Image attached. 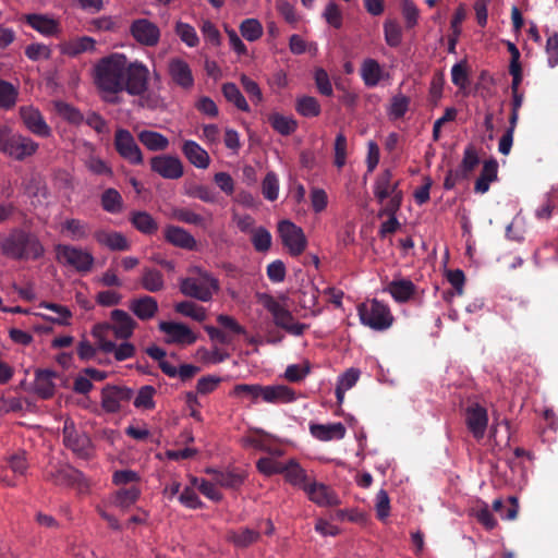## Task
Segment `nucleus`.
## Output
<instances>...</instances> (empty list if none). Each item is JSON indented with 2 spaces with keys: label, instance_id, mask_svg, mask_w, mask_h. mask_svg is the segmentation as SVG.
Here are the masks:
<instances>
[{
  "label": "nucleus",
  "instance_id": "f257e3e1",
  "mask_svg": "<svg viewBox=\"0 0 558 558\" xmlns=\"http://www.w3.org/2000/svg\"><path fill=\"white\" fill-rule=\"evenodd\" d=\"M93 80L102 100L118 104L121 93L142 96L149 84V69L142 61H130L124 53L112 52L93 68Z\"/></svg>",
  "mask_w": 558,
  "mask_h": 558
},
{
  "label": "nucleus",
  "instance_id": "f03ea898",
  "mask_svg": "<svg viewBox=\"0 0 558 558\" xmlns=\"http://www.w3.org/2000/svg\"><path fill=\"white\" fill-rule=\"evenodd\" d=\"M0 252L9 259L35 260L44 255L45 248L37 235L14 228L0 240Z\"/></svg>",
  "mask_w": 558,
  "mask_h": 558
},
{
  "label": "nucleus",
  "instance_id": "7ed1b4c3",
  "mask_svg": "<svg viewBox=\"0 0 558 558\" xmlns=\"http://www.w3.org/2000/svg\"><path fill=\"white\" fill-rule=\"evenodd\" d=\"M192 276L180 281V291L190 298L208 302L219 291V281L210 272L199 268L190 269Z\"/></svg>",
  "mask_w": 558,
  "mask_h": 558
},
{
  "label": "nucleus",
  "instance_id": "20e7f679",
  "mask_svg": "<svg viewBox=\"0 0 558 558\" xmlns=\"http://www.w3.org/2000/svg\"><path fill=\"white\" fill-rule=\"evenodd\" d=\"M258 302L270 313L274 324L289 335L300 337L307 330L308 325L298 322L282 301L262 293L258 295Z\"/></svg>",
  "mask_w": 558,
  "mask_h": 558
},
{
  "label": "nucleus",
  "instance_id": "39448f33",
  "mask_svg": "<svg viewBox=\"0 0 558 558\" xmlns=\"http://www.w3.org/2000/svg\"><path fill=\"white\" fill-rule=\"evenodd\" d=\"M45 480L61 487H73L78 494L89 493V482L77 469L68 463H50L45 471Z\"/></svg>",
  "mask_w": 558,
  "mask_h": 558
},
{
  "label": "nucleus",
  "instance_id": "423d86ee",
  "mask_svg": "<svg viewBox=\"0 0 558 558\" xmlns=\"http://www.w3.org/2000/svg\"><path fill=\"white\" fill-rule=\"evenodd\" d=\"M357 315L361 324L374 331H385L395 322L390 307L377 299L361 303L357 306Z\"/></svg>",
  "mask_w": 558,
  "mask_h": 558
},
{
  "label": "nucleus",
  "instance_id": "0eeeda50",
  "mask_svg": "<svg viewBox=\"0 0 558 558\" xmlns=\"http://www.w3.org/2000/svg\"><path fill=\"white\" fill-rule=\"evenodd\" d=\"M374 195L380 204H384V213H395L400 209L403 194L399 190V181H392V172L383 171L374 182Z\"/></svg>",
  "mask_w": 558,
  "mask_h": 558
},
{
  "label": "nucleus",
  "instance_id": "6e6552de",
  "mask_svg": "<svg viewBox=\"0 0 558 558\" xmlns=\"http://www.w3.org/2000/svg\"><path fill=\"white\" fill-rule=\"evenodd\" d=\"M38 149V143L31 137L13 133L9 128H0V151L7 156L23 160L33 156Z\"/></svg>",
  "mask_w": 558,
  "mask_h": 558
},
{
  "label": "nucleus",
  "instance_id": "1a4fd4ad",
  "mask_svg": "<svg viewBox=\"0 0 558 558\" xmlns=\"http://www.w3.org/2000/svg\"><path fill=\"white\" fill-rule=\"evenodd\" d=\"M136 325V322L128 312L113 310L110 313V322L96 325L92 335L97 340L106 338L107 332H112L117 339L128 340L132 337Z\"/></svg>",
  "mask_w": 558,
  "mask_h": 558
},
{
  "label": "nucleus",
  "instance_id": "9d476101",
  "mask_svg": "<svg viewBox=\"0 0 558 558\" xmlns=\"http://www.w3.org/2000/svg\"><path fill=\"white\" fill-rule=\"evenodd\" d=\"M54 252L56 258L61 265L70 267L77 272L87 274L94 267L95 257L86 248L70 244H57Z\"/></svg>",
  "mask_w": 558,
  "mask_h": 558
},
{
  "label": "nucleus",
  "instance_id": "9b49d317",
  "mask_svg": "<svg viewBox=\"0 0 558 558\" xmlns=\"http://www.w3.org/2000/svg\"><path fill=\"white\" fill-rule=\"evenodd\" d=\"M63 445L77 458L89 459L94 454L90 438L82 430H78L72 418H65L63 423Z\"/></svg>",
  "mask_w": 558,
  "mask_h": 558
},
{
  "label": "nucleus",
  "instance_id": "f8f14e48",
  "mask_svg": "<svg viewBox=\"0 0 558 558\" xmlns=\"http://www.w3.org/2000/svg\"><path fill=\"white\" fill-rule=\"evenodd\" d=\"M278 233L283 246L293 256L301 255L307 244L306 236L301 227L291 220L284 219L278 222Z\"/></svg>",
  "mask_w": 558,
  "mask_h": 558
},
{
  "label": "nucleus",
  "instance_id": "ddd939ff",
  "mask_svg": "<svg viewBox=\"0 0 558 558\" xmlns=\"http://www.w3.org/2000/svg\"><path fill=\"white\" fill-rule=\"evenodd\" d=\"M118 154L129 163L138 166L144 161L143 153L129 130L118 129L114 135Z\"/></svg>",
  "mask_w": 558,
  "mask_h": 558
},
{
  "label": "nucleus",
  "instance_id": "4468645a",
  "mask_svg": "<svg viewBox=\"0 0 558 558\" xmlns=\"http://www.w3.org/2000/svg\"><path fill=\"white\" fill-rule=\"evenodd\" d=\"M150 169L163 179L178 180L184 173L181 159L172 155H158L150 159Z\"/></svg>",
  "mask_w": 558,
  "mask_h": 558
},
{
  "label": "nucleus",
  "instance_id": "2eb2a0df",
  "mask_svg": "<svg viewBox=\"0 0 558 558\" xmlns=\"http://www.w3.org/2000/svg\"><path fill=\"white\" fill-rule=\"evenodd\" d=\"M304 493L318 507L331 508L341 502L338 494L330 486L315 480L304 487Z\"/></svg>",
  "mask_w": 558,
  "mask_h": 558
},
{
  "label": "nucleus",
  "instance_id": "dca6fc26",
  "mask_svg": "<svg viewBox=\"0 0 558 558\" xmlns=\"http://www.w3.org/2000/svg\"><path fill=\"white\" fill-rule=\"evenodd\" d=\"M158 328L165 333V341L169 344L190 345L197 339L196 335L182 323L160 322Z\"/></svg>",
  "mask_w": 558,
  "mask_h": 558
},
{
  "label": "nucleus",
  "instance_id": "f3484780",
  "mask_svg": "<svg viewBox=\"0 0 558 558\" xmlns=\"http://www.w3.org/2000/svg\"><path fill=\"white\" fill-rule=\"evenodd\" d=\"M130 33L133 38L146 47H154L159 43V27L147 19H138L132 22Z\"/></svg>",
  "mask_w": 558,
  "mask_h": 558
},
{
  "label": "nucleus",
  "instance_id": "a211bd4d",
  "mask_svg": "<svg viewBox=\"0 0 558 558\" xmlns=\"http://www.w3.org/2000/svg\"><path fill=\"white\" fill-rule=\"evenodd\" d=\"M168 74L171 81L179 87L185 90L193 88L195 80L190 64L179 58L174 57L168 61Z\"/></svg>",
  "mask_w": 558,
  "mask_h": 558
},
{
  "label": "nucleus",
  "instance_id": "6ab92c4d",
  "mask_svg": "<svg viewBox=\"0 0 558 558\" xmlns=\"http://www.w3.org/2000/svg\"><path fill=\"white\" fill-rule=\"evenodd\" d=\"M20 117L25 128L34 135L40 137H49L51 128L47 124L41 112L34 106H22L20 108Z\"/></svg>",
  "mask_w": 558,
  "mask_h": 558
},
{
  "label": "nucleus",
  "instance_id": "aec40b11",
  "mask_svg": "<svg viewBox=\"0 0 558 558\" xmlns=\"http://www.w3.org/2000/svg\"><path fill=\"white\" fill-rule=\"evenodd\" d=\"M24 20L28 26L45 37L58 36L61 32L59 21L48 14L31 13L26 14Z\"/></svg>",
  "mask_w": 558,
  "mask_h": 558
},
{
  "label": "nucleus",
  "instance_id": "412c9836",
  "mask_svg": "<svg viewBox=\"0 0 558 558\" xmlns=\"http://www.w3.org/2000/svg\"><path fill=\"white\" fill-rule=\"evenodd\" d=\"M133 391L125 387H106L101 392L102 409L109 413H116L121 409L123 402L132 398Z\"/></svg>",
  "mask_w": 558,
  "mask_h": 558
},
{
  "label": "nucleus",
  "instance_id": "4be33fe9",
  "mask_svg": "<svg viewBox=\"0 0 558 558\" xmlns=\"http://www.w3.org/2000/svg\"><path fill=\"white\" fill-rule=\"evenodd\" d=\"M488 425V413L480 404H473L466 410V426L476 439H482Z\"/></svg>",
  "mask_w": 558,
  "mask_h": 558
},
{
  "label": "nucleus",
  "instance_id": "5701e85b",
  "mask_svg": "<svg viewBox=\"0 0 558 558\" xmlns=\"http://www.w3.org/2000/svg\"><path fill=\"white\" fill-rule=\"evenodd\" d=\"M206 473L213 476L217 485L227 489H239L246 478L245 472L238 470L206 469Z\"/></svg>",
  "mask_w": 558,
  "mask_h": 558
},
{
  "label": "nucleus",
  "instance_id": "b1692460",
  "mask_svg": "<svg viewBox=\"0 0 558 558\" xmlns=\"http://www.w3.org/2000/svg\"><path fill=\"white\" fill-rule=\"evenodd\" d=\"M142 495V489L137 485L128 488H120L108 497V505L122 511L130 509Z\"/></svg>",
  "mask_w": 558,
  "mask_h": 558
},
{
  "label": "nucleus",
  "instance_id": "393cba45",
  "mask_svg": "<svg viewBox=\"0 0 558 558\" xmlns=\"http://www.w3.org/2000/svg\"><path fill=\"white\" fill-rule=\"evenodd\" d=\"M298 399L294 389L286 385L264 386L263 401L271 404L292 403Z\"/></svg>",
  "mask_w": 558,
  "mask_h": 558
},
{
  "label": "nucleus",
  "instance_id": "a878e982",
  "mask_svg": "<svg viewBox=\"0 0 558 558\" xmlns=\"http://www.w3.org/2000/svg\"><path fill=\"white\" fill-rule=\"evenodd\" d=\"M96 345H98V349L104 353H112L118 362L129 360L135 354V347L125 340L117 344L107 338H101L96 340Z\"/></svg>",
  "mask_w": 558,
  "mask_h": 558
},
{
  "label": "nucleus",
  "instance_id": "bb28decb",
  "mask_svg": "<svg viewBox=\"0 0 558 558\" xmlns=\"http://www.w3.org/2000/svg\"><path fill=\"white\" fill-rule=\"evenodd\" d=\"M386 291L397 303H405L416 293V286L410 279L395 278L388 283Z\"/></svg>",
  "mask_w": 558,
  "mask_h": 558
},
{
  "label": "nucleus",
  "instance_id": "cd10ccee",
  "mask_svg": "<svg viewBox=\"0 0 558 558\" xmlns=\"http://www.w3.org/2000/svg\"><path fill=\"white\" fill-rule=\"evenodd\" d=\"M130 311L141 320H149L158 312V302L155 298L143 295L130 301Z\"/></svg>",
  "mask_w": 558,
  "mask_h": 558
},
{
  "label": "nucleus",
  "instance_id": "c85d7f7f",
  "mask_svg": "<svg viewBox=\"0 0 558 558\" xmlns=\"http://www.w3.org/2000/svg\"><path fill=\"white\" fill-rule=\"evenodd\" d=\"M58 48L61 54L76 57L84 52L94 51L96 40L90 36H82L59 44Z\"/></svg>",
  "mask_w": 558,
  "mask_h": 558
},
{
  "label": "nucleus",
  "instance_id": "c756f323",
  "mask_svg": "<svg viewBox=\"0 0 558 558\" xmlns=\"http://www.w3.org/2000/svg\"><path fill=\"white\" fill-rule=\"evenodd\" d=\"M182 153L190 163L198 169H207L210 165L209 154L195 141H184Z\"/></svg>",
  "mask_w": 558,
  "mask_h": 558
},
{
  "label": "nucleus",
  "instance_id": "7c9ffc66",
  "mask_svg": "<svg viewBox=\"0 0 558 558\" xmlns=\"http://www.w3.org/2000/svg\"><path fill=\"white\" fill-rule=\"evenodd\" d=\"M311 435L320 441L340 440L345 436V427L342 423L311 424Z\"/></svg>",
  "mask_w": 558,
  "mask_h": 558
},
{
  "label": "nucleus",
  "instance_id": "2f4dec72",
  "mask_svg": "<svg viewBox=\"0 0 558 558\" xmlns=\"http://www.w3.org/2000/svg\"><path fill=\"white\" fill-rule=\"evenodd\" d=\"M284 480L292 486L301 488L304 492V487L310 485L313 481L307 475V472L300 465V463L291 459L284 463L283 470Z\"/></svg>",
  "mask_w": 558,
  "mask_h": 558
},
{
  "label": "nucleus",
  "instance_id": "473e14b6",
  "mask_svg": "<svg viewBox=\"0 0 558 558\" xmlns=\"http://www.w3.org/2000/svg\"><path fill=\"white\" fill-rule=\"evenodd\" d=\"M94 236L98 244L111 251H128L130 248L128 239L121 232L97 230Z\"/></svg>",
  "mask_w": 558,
  "mask_h": 558
},
{
  "label": "nucleus",
  "instance_id": "72a5a7b5",
  "mask_svg": "<svg viewBox=\"0 0 558 558\" xmlns=\"http://www.w3.org/2000/svg\"><path fill=\"white\" fill-rule=\"evenodd\" d=\"M165 239L180 248L194 250L196 247L194 236L181 227L168 226L165 229Z\"/></svg>",
  "mask_w": 558,
  "mask_h": 558
},
{
  "label": "nucleus",
  "instance_id": "f704fd0d",
  "mask_svg": "<svg viewBox=\"0 0 558 558\" xmlns=\"http://www.w3.org/2000/svg\"><path fill=\"white\" fill-rule=\"evenodd\" d=\"M360 73L367 87H375L384 78L385 71L378 61L367 58L362 62Z\"/></svg>",
  "mask_w": 558,
  "mask_h": 558
},
{
  "label": "nucleus",
  "instance_id": "c9c22d12",
  "mask_svg": "<svg viewBox=\"0 0 558 558\" xmlns=\"http://www.w3.org/2000/svg\"><path fill=\"white\" fill-rule=\"evenodd\" d=\"M61 232L72 241H84L89 236L90 228L83 220L68 218L61 223Z\"/></svg>",
  "mask_w": 558,
  "mask_h": 558
},
{
  "label": "nucleus",
  "instance_id": "e433bc0d",
  "mask_svg": "<svg viewBox=\"0 0 558 558\" xmlns=\"http://www.w3.org/2000/svg\"><path fill=\"white\" fill-rule=\"evenodd\" d=\"M56 373L49 369L37 371L34 379V391L41 398H50L54 392Z\"/></svg>",
  "mask_w": 558,
  "mask_h": 558
},
{
  "label": "nucleus",
  "instance_id": "4c0bfd02",
  "mask_svg": "<svg viewBox=\"0 0 558 558\" xmlns=\"http://www.w3.org/2000/svg\"><path fill=\"white\" fill-rule=\"evenodd\" d=\"M39 307L52 311L56 316L38 314L47 322H51L61 326L71 325L72 312L69 307L51 302H40Z\"/></svg>",
  "mask_w": 558,
  "mask_h": 558
},
{
  "label": "nucleus",
  "instance_id": "58836bf2",
  "mask_svg": "<svg viewBox=\"0 0 558 558\" xmlns=\"http://www.w3.org/2000/svg\"><path fill=\"white\" fill-rule=\"evenodd\" d=\"M141 286L151 293L162 291L166 287L163 275L156 268L145 267L141 276Z\"/></svg>",
  "mask_w": 558,
  "mask_h": 558
},
{
  "label": "nucleus",
  "instance_id": "ea45409f",
  "mask_svg": "<svg viewBox=\"0 0 558 558\" xmlns=\"http://www.w3.org/2000/svg\"><path fill=\"white\" fill-rule=\"evenodd\" d=\"M138 141L150 151L165 150L169 146V140L161 133L143 130L137 134Z\"/></svg>",
  "mask_w": 558,
  "mask_h": 558
},
{
  "label": "nucleus",
  "instance_id": "a19ab883",
  "mask_svg": "<svg viewBox=\"0 0 558 558\" xmlns=\"http://www.w3.org/2000/svg\"><path fill=\"white\" fill-rule=\"evenodd\" d=\"M498 165L495 160L485 161L480 177L475 181V192L484 194L489 185L497 179Z\"/></svg>",
  "mask_w": 558,
  "mask_h": 558
},
{
  "label": "nucleus",
  "instance_id": "79ce46f5",
  "mask_svg": "<svg viewBox=\"0 0 558 558\" xmlns=\"http://www.w3.org/2000/svg\"><path fill=\"white\" fill-rule=\"evenodd\" d=\"M264 386L258 384H239L235 385L231 395L233 397L248 400L252 404L263 401Z\"/></svg>",
  "mask_w": 558,
  "mask_h": 558
},
{
  "label": "nucleus",
  "instance_id": "37998d69",
  "mask_svg": "<svg viewBox=\"0 0 558 558\" xmlns=\"http://www.w3.org/2000/svg\"><path fill=\"white\" fill-rule=\"evenodd\" d=\"M100 204L105 211L113 215L122 213L124 207L121 194L112 187L102 192L100 196Z\"/></svg>",
  "mask_w": 558,
  "mask_h": 558
},
{
  "label": "nucleus",
  "instance_id": "c03bdc74",
  "mask_svg": "<svg viewBox=\"0 0 558 558\" xmlns=\"http://www.w3.org/2000/svg\"><path fill=\"white\" fill-rule=\"evenodd\" d=\"M133 227L144 234H154L158 230V223L146 211H133L130 218Z\"/></svg>",
  "mask_w": 558,
  "mask_h": 558
},
{
  "label": "nucleus",
  "instance_id": "a18cd8bd",
  "mask_svg": "<svg viewBox=\"0 0 558 558\" xmlns=\"http://www.w3.org/2000/svg\"><path fill=\"white\" fill-rule=\"evenodd\" d=\"M493 509L502 520H514L519 512V500L515 496H509L506 501L497 498L493 501Z\"/></svg>",
  "mask_w": 558,
  "mask_h": 558
},
{
  "label": "nucleus",
  "instance_id": "49530a36",
  "mask_svg": "<svg viewBox=\"0 0 558 558\" xmlns=\"http://www.w3.org/2000/svg\"><path fill=\"white\" fill-rule=\"evenodd\" d=\"M227 538L236 547H247L259 538V532L245 527L228 532Z\"/></svg>",
  "mask_w": 558,
  "mask_h": 558
},
{
  "label": "nucleus",
  "instance_id": "de8ad7c7",
  "mask_svg": "<svg viewBox=\"0 0 558 558\" xmlns=\"http://www.w3.org/2000/svg\"><path fill=\"white\" fill-rule=\"evenodd\" d=\"M19 99V87L12 83L0 80V109H12Z\"/></svg>",
  "mask_w": 558,
  "mask_h": 558
},
{
  "label": "nucleus",
  "instance_id": "09e8293b",
  "mask_svg": "<svg viewBox=\"0 0 558 558\" xmlns=\"http://www.w3.org/2000/svg\"><path fill=\"white\" fill-rule=\"evenodd\" d=\"M269 122L274 130L281 135H290L298 129V122L290 116L274 113L269 117Z\"/></svg>",
  "mask_w": 558,
  "mask_h": 558
},
{
  "label": "nucleus",
  "instance_id": "8fccbe9b",
  "mask_svg": "<svg viewBox=\"0 0 558 558\" xmlns=\"http://www.w3.org/2000/svg\"><path fill=\"white\" fill-rule=\"evenodd\" d=\"M221 89L225 98L229 102L233 104L239 110L244 112L250 111V106L245 97L234 83H225Z\"/></svg>",
  "mask_w": 558,
  "mask_h": 558
},
{
  "label": "nucleus",
  "instance_id": "3c124183",
  "mask_svg": "<svg viewBox=\"0 0 558 558\" xmlns=\"http://www.w3.org/2000/svg\"><path fill=\"white\" fill-rule=\"evenodd\" d=\"M295 110L305 118L319 116L322 108L318 100L313 96H301L296 99Z\"/></svg>",
  "mask_w": 558,
  "mask_h": 558
},
{
  "label": "nucleus",
  "instance_id": "603ef678",
  "mask_svg": "<svg viewBox=\"0 0 558 558\" xmlns=\"http://www.w3.org/2000/svg\"><path fill=\"white\" fill-rule=\"evenodd\" d=\"M280 182L278 175L274 171L266 173L262 181V193L265 199L275 202L279 197Z\"/></svg>",
  "mask_w": 558,
  "mask_h": 558
},
{
  "label": "nucleus",
  "instance_id": "864d4df0",
  "mask_svg": "<svg viewBox=\"0 0 558 558\" xmlns=\"http://www.w3.org/2000/svg\"><path fill=\"white\" fill-rule=\"evenodd\" d=\"M177 313L190 317L196 322H204L206 319V311L203 306L197 305L191 301L179 302L174 305Z\"/></svg>",
  "mask_w": 558,
  "mask_h": 558
},
{
  "label": "nucleus",
  "instance_id": "5fc2aeb1",
  "mask_svg": "<svg viewBox=\"0 0 558 558\" xmlns=\"http://www.w3.org/2000/svg\"><path fill=\"white\" fill-rule=\"evenodd\" d=\"M174 32L181 41L184 43L187 47L194 48L198 46V35L196 29L191 24L179 21L175 23Z\"/></svg>",
  "mask_w": 558,
  "mask_h": 558
},
{
  "label": "nucleus",
  "instance_id": "6e6d98bb",
  "mask_svg": "<svg viewBox=\"0 0 558 558\" xmlns=\"http://www.w3.org/2000/svg\"><path fill=\"white\" fill-rule=\"evenodd\" d=\"M155 395V387L150 385L141 387L134 399V407L141 410H153L156 405L154 400Z\"/></svg>",
  "mask_w": 558,
  "mask_h": 558
},
{
  "label": "nucleus",
  "instance_id": "4d7b16f0",
  "mask_svg": "<svg viewBox=\"0 0 558 558\" xmlns=\"http://www.w3.org/2000/svg\"><path fill=\"white\" fill-rule=\"evenodd\" d=\"M241 35L248 41H256L263 35V25L257 19H246L240 24Z\"/></svg>",
  "mask_w": 558,
  "mask_h": 558
},
{
  "label": "nucleus",
  "instance_id": "13d9d810",
  "mask_svg": "<svg viewBox=\"0 0 558 558\" xmlns=\"http://www.w3.org/2000/svg\"><path fill=\"white\" fill-rule=\"evenodd\" d=\"M191 483L196 487L205 497L213 501H220L222 494L217 489L216 483L203 478L192 477Z\"/></svg>",
  "mask_w": 558,
  "mask_h": 558
},
{
  "label": "nucleus",
  "instance_id": "bf43d9fd",
  "mask_svg": "<svg viewBox=\"0 0 558 558\" xmlns=\"http://www.w3.org/2000/svg\"><path fill=\"white\" fill-rule=\"evenodd\" d=\"M386 44L390 47H398L402 41V29L398 22L388 20L384 23Z\"/></svg>",
  "mask_w": 558,
  "mask_h": 558
},
{
  "label": "nucleus",
  "instance_id": "052dcab7",
  "mask_svg": "<svg viewBox=\"0 0 558 558\" xmlns=\"http://www.w3.org/2000/svg\"><path fill=\"white\" fill-rule=\"evenodd\" d=\"M310 202L312 209L315 214H320L328 207V194L318 186H313L310 190Z\"/></svg>",
  "mask_w": 558,
  "mask_h": 558
},
{
  "label": "nucleus",
  "instance_id": "680f3d73",
  "mask_svg": "<svg viewBox=\"0 0 558 558\" xmlns=\"http://www.w3.org/2000/svg\"><path fill=\"white\" fill-rule=\"evenodd\" d=\"M409 105H410L409 97H407L402 94H398V95L393 96L391 99L390 106L387 110L388 116L391 119L402 118L407 113V111L409 109Z\"/></svg>",
  "mask_w": 558,
  "mask_h": 558
},
{
  "label": "nucleus",
  "instance_id": "e2e57ef3",
  "mask_svg": "<svg viewBox=\"0 0 558 558\" xmlns=\"http://www.w3.org/2000/svg\"><path fill=\"white\" fill-rule=\"evenodd\" d=\"M478 161L480 159L476 149L471 145L465 147L462 162L458 169L461 172V177L466 178L477 166Z\"/></svg>",
  "mask_w": 558,
  "mask_h": 558
},
{
  "label": "nucleus",
  "instance_id": "0e129e2a",
  "mask_svg": "<svg viewBox=\"0 0 558 558\" xmlns=\"http://www.w3.org/2000/svg\"><path fill=\"white\" fill-rule=\"evenodd\" d=\"M256 468L265 476H271L274 474H282L284 463L269 457H264L257 461Z\"/></svg>",
  "mask_w": 558,
  "mask_h": 558
},
{
  "label": "nucleus",
  "instance_id": "69168bd1",
  "mask_svg": "<svg viewBox=\"0 0 558 558\" xmlns=\"http://www.w3.org/2000/svg\"><path fill=\"white\" fill-rule=\"evenodd\" d=\"M252 233V243L254 248L257 252H267L271 246L270 232L264 227H258Z\"/></svg>",
  "mask_w": 558,
  "mask_h": 558
},
{
  "label": "nucleus",
  "instance_id": "338daca9",
  "mask_svg": "<svg viewBox=\"0 0 558 558\" xmlns=\"http://www.w3.org/2000/svg\"><path fill=\"white\" fill-rule=\"evenodd\" d=\"M558 206V199L554 192L545 195L543 204L536 208L535 216L539 220H547L551 217L553 210Z\"/></svg>",
  "mask_w": 558,
  "mask_h": 558
},
{
  "label": "nucleus",
  "instance_id": "774afa93",
  "mask_svg": "<svg viewBox=\"0 0 558 558\" xmlns=\"http://www.w3.org/2000/svg\"><path fill=\"white\" fill-rule=\"evenodd\" d=\"M323 17L325 19V21L327 22L328 25H330L335 28H340L342 26V22H343L342 12H341L339 5L333 1H330L327 3V5L323 12Z\"/></svg>",
  "mask_w": 558,
  "mask_h": 558
}]
</instances>
